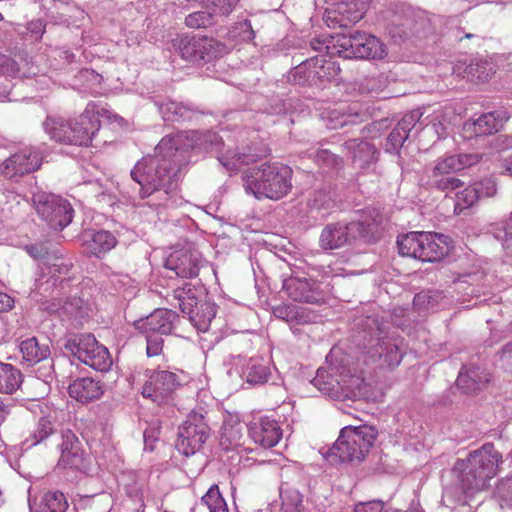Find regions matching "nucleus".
Here are the masks:
<instances>
[{
  "mask_svg": "<svg viewBox=\"0 0 512 512\" xmlns=\"http://www.w3.org/2000/svg\"><path fill=\"white\" fill-rule=\"evenodd\" d=\"M223 146L215 132H178L161 139L155 154L138 161L130 172L139 185L141 199H149L150 207L168 206L176 202V187L186 161V151L199 148L218 152Z\"/></svg>",
  "mask_w": 512,
  "mask_h": 512,
  "instance_id": "1",
  "label": "nucleus"
},
{
  "mask_svg": "<svg viewBox=\"0 0 512 512\" xmlns=\"http://www.w3.org/2000/svg\"><path fill=\"white\" fill-rule=\"evenodd\" d=\"M502 463V454L492 443H486L470 452L465 459H458L453 467L457 485L462 493L484 489L494 478Z\"/></svg>",
  "mask_w": 512,
  "mask_h": 512,
  "instance_id": "2",
  "label": "nucleus"
},
{
  "mask_svg": "<svg viewBox=\"0 0 512 512\" xmlns=\"http://www.w3.org/2000/svg\"><path fill=\"white\" fill-rule=\"evenodd\" d=\"M382 216L376 208H366L356 221L330 223L321 231L319 245L324 250L339 249L357 239L373 242L380 234Z\"/></svg>",
  "mask_w": 512,
  "mask_h": 512,
  "instance_id": "3",
  "label": "nucleus"
},
{
  "mask_svg": "<svg viewBox=\"0 0 512 512\" xmlns=\"http://www.w3.org/2000/svg\"><path fill=\"white\" fill-rule=\"evenodd\" d=\"M292 175L293 171L287 165L264 163L243 174V187L257 199L279 200L290 192Z\"/></svg>",
  "mask_w": 512,
  "mask_h": 512,
  "instance_id": "4",
  "label": "nucleus"
},
{
  "mask_svg": "<svg viewBox=\"0 0 512 512\" xmlns=\"http://www.w3.org/2000/svg\"><path fill=\"white\" fill-rule=\"evenodd\" d=\"M96 105L89 103L84 112L74 120L47 117L43 126L51 139L70 145L87 146L100 128Z\"/></svg>",
  "mask_w": 512,
  "mask_h": 512,
  "instance_id": "5",
  "label": "nucleus"
},
{
  "mask_svg": "<svg viewBox=\"0 0 512 512\" xmlns=\"http://www.w3.org/2000/svg\"><path fill=\"white\" fill-rule=\"evenodd\" d=\"M378 436V430L372 425L345 426L333 446L325 454L331 464L360 463Z\"/></svg>",
  "mask_w": 512,
  "mask_h": 512,
  "instance_id": "6",
  "label": "nucleus"
},
{
  "mask_svg": "<svg viewBox=\"0 0 512 512\" xmlns=\"http://www.w3.org/2000/svg\"><path fill=\"white\" fill-rule=\"evenodd\" d=\"M312 384L335 400H356L363 395L364 379L341 359L340 365H332L329 371L318 369Z\"/></svg>",
  "mask_w": 512,
  "mask_h": 512,
  "instance_id": "7",
  "label": "nucleus"
},
{
  "mask_svg": "<svg viewBox=\"0 0 512 512\" xmlns=\"http://www.w3.org/2000/svg\"><path fill=\"white\" fill-rule=\"evenodd\" d=\"M363 339L368 344L367 354L373 362H378L380 367L394 368L402 360L403 353L396 339L387 336L378 320L367 317L365 320Z\"/></svg>",
  "mask_w": 512,
  "mask_h": 512,
  "instance_id": "8",
  "label": "nucleus"
},
{
  "mask_svg": "<svg viewBox=\"0 0 512 512\" xmlns=\"http://www.w3.org/2000/svg\"><path fill=\"white\" fill-rule=\"evenodd\" d=\"M172 297L178 302L183 314L188 315L190 322L200 332L209 329L211 321L216 315V306L209 302L198 303L195 288L186 283L173 291Z\"/></svg>",
  "mask_w": 512,
  "mask_h": 512,
  "instance_id": "9",
  "label": "nucleus"
},
{
  "mask_svg": "<svg viewBox=\"0 0 512 512\" xmlns=\"http://www.w3.org/2000/svg\"><path fill=\"white\" fill-rule=\"evenodd\" d=\"M341 72L338 62L324 55L311 57L290 72V80L300 85H319L331 81Z\"/></svg>",
  "mask_w": 512,
  "mask_h": 512,
  "instance_id": "10",
  "label": "nucleus"
},
{
  "mask_svg": "<svg viewBox=\"0 0 512 512\" xmlns=\"http://www.w3.org/2000/svg\"><path fill=\"white\" fill-rule=\"evenodd\" d=\"M33 204L37 214L55 230H62L72 222L74 210L71 204L58 195L35 193Z\"/></svg>",
  "mask_w": 512,
  "mask_h": 512,
  "instance_id": "11",
  "label": "nucleus"
},
{
  "mask_svg": "<svg viewBox=\"0 0 512 512\" xmlns=\"http://www.w3.org/2000/svg\"><path fill=\"white\" fill-rule=\"evenodd\" d=\"M210 437V427L202 413L192 411L178 429L177 450L191 456L198 452Z\"/></svg>",
  "mask_w": 512,
  "mask_h": 512,
  "instance_id": "12",
  "label": "nucleus"
},
{
  "mask_svg": "<svg viewBox=\"0 0 512 512\" xmlns=\"http://www.w3.org/2000/svg\"><path fill=\"white\" fill-rule=\"evenodd\" d=\"M337 43L342 49L338 53L346 58L381 60L387 55L386 46L377 37L361 31L342 36Z\"/></svg>",
  "mask_w": 512,
  "mask_h": 512,
  "instance_id": "13",
  "label": "nucleus"
},
{
  "mask_svg": "<svg viewBox=\"0 0 512 512\" xmlns=\"http://www.w3.org/2000/svg\"><path fill=\"white\" fill-rule=\"evenodd\" d=\"M41 164V154L33 147H25L4 160L0 172L5 178L18 182L23 176L38 170Z\"/></svg>",
  "mask_w": 512,
  "mask_h": 512,
  "instance_id": "14",
  "label": "nucleus"
},
{
  "mask_svg": "<svg viewBox=\"0 0 512 512\" xmlns=\"http://www.w3.org/2000/svg\"><path fill=\"white\" fill-rule=\"evenodd\" d=\"M180 385L178 375L167 371H153L142 387V395L158 405L168 404Z\"/></svg>",
  "mask_w": 512,
  "mask_h": 512,
  "instance_id": "15",
  "label": "nucleus"
},
{
  "mask_svg": "<svg viewBox=\"0 0 512 512\" xmlns=\"http://www.w3.org/2000/svg\"><path fill=\"white\" fill-rule=\"evenodd\" d=\"M179 315L170 309H156L150 315L136 320L134 327L139 333H152L163 336L173 334Z\"/></svg>",
  "mask_w": 512,
  "mask_h": 512,
  "instance_id": "16",
  "label": "nucleus"
},
{
  "mask_svg": "<svg viewBox=\"0 0 512 512\" xmlns=\"http://www.w3.org/2000/svg\"><path fill=\"white\" fill-rule=\"evenodd\" d=\"M200 264V253L191 247L173 251L165 261V267L181 278L196 277L200 270Z\"/></svg>",
  "mask_w": 512,
  "mask_h": 512,
  "instance_id": "17",
  "label": "nucleus"
},
{
  "mask_svg": "<svg viewBox=\"0 0 512 512\" xmlns=\"http://www.w3.org/2000/svg\"><path fill=\"white\" fill-rule=\"evenodd\" d=\"M282 477L284 479L279 488L281 507L278 512H303V495L300 492L303 484L300 482V474L295 473L294 477H289L288 471H283Z\"/></svg>",
  "mask_w": 512,
  "mask_h": 512,
  "instance_id": "18",
  "label": "nucleus"
},
{
  "mask_svg": "<svg viewBox=\"0 0 512 512\" xmlns=\"http://www.w3.org/2000/svg\"><path fill=\"white\" fill-rule=\"evenodd\" d=\"M251 439L263 448L275 446L282 438V429L279 423L269 417H260L248 427Z\"/></svg>",
  "mask_w": 512,
  "mask_h": 512,
  "instance_id": "19",
  "label": "nucleus"
},
{
  "mask_svg": "<svg viewBox=\"0 0 512 512\" xmlns=\"http://www.w3.org/2000/svg\"><path fill=\"white\" fill-rule=\"evenodd\" d=\"M480 159L481 155L477 153H459L439 158L430 170L428 178L443 174H455L477 164Z\"/></svg>",
  "mask_w": 512,
  "mask_h": 512,
  "instance_id": "20",
  "label": "nucleus"
},
{
  "mask_svg": "<svg viewBox=\"0 0 512 512\" xmlns=\"http://www.w3.org/2000/svg\"><path fill=\"white\" fill-rule=\"evenodd\" d=\"M449 251L448 237L442 234L426 232V237H423L419 260L423 262L439 261L446 256Z\"/></svg>",
  "mask_w": 512,
  "mask_h": 512,
  "instance_id": "21",
  "label": "nucleus"
},
{
  "mask_svg": "<svg viewBox=\"0 0 512 512\" xmlns=\"http://www.w3.org/2000/svg\"><path fill=\"white\" fill-rule=\"evenodd\" d=\"M490 381V374L477 366H463L456 380V385L465 393H473Z\"/></svg>",
  "mask_w": 512,
  "mask_h": 512,
  "instance_id": "22",
  "label": "nucleus"
},
{
  "mask_svg": "<svg viewBox=\"0 0 512 512\" xmlns=\"http://www.w3.org/2000/svg\"><path fill=\"white\" fill-rule=\"evenodd\" d=\"M343 146L350 154L353 163L361 169L368 167L377 160L378 151L373 144L367 141L350 139Z\"/></svg>",
  "mask_w": 512,
  "mask_h": 512,
  "instance_id": "23",
  "label": "nucleus"
},
{
  "mask_svg": "<svg viewBox=\"0 0 512 512\" xmlns=\"http://www.w3.org/2000/svg\"><path fill=\"white\" fill-rule=\"evenodd\" d=\"M70 397L81 403H88L100 398L103 388L99 381L91 377L74 380L68 387Z\"/></svg>",
  "mask_w": 512,
  "mask_h": 512,
  "instance_id": "24",
  "label": "nucleus"
},
{
  "mask_svg": "<svg viewBox=\"0 0 512 512\" xmlns=\"http://www.w3.org/2000/svg\"><path fill=\"white\" fill-rule=\"evenodd\" d=\"M61 457L60 462L64 466L80 469L83 464V451L76 435L68 430L62 434L60 444Z\"/></svg>",
  "mask_w": 512,
  "mask_h": 512,
  "instance_id": "25",
  "label": "nucleus"
},
{
  "mask_svg": "<svg viewBox=\"0 0 512 512\" xmlns=\"http://www.w3.org/2000/svg\"><path fill=\"white\" fill-rule=\"evenodd\" d=\"M283 288L294 301L317 303L320 300V294L307 279L290 278L284 282Z\"/></svg>",
  "mask_w": 512,
  "mask_h": 512,
  "instance_id": "26",
  "label": "nucleus"
},
{
  "mask_svg": "<svg viewBox=\"0 0 512 512\" xmlns=\"http://www.w3.org/2000/svg\"><path fill=\"white\" fill-rule=\"evenodd\" d=\"M509 119V112L504 110L493 111L481 115L471 124V127L475 136L490 135L498 132Z\"/></svg>",
  "mask_w": 512,
  "mask_h": 512,
  "instance_id": "27",
  "label": "nucleus"
},
{
  "mask_svg": "<svg viewBox=\"0 0 512 512\" xmlns=\"http://www.w3.org/2000/svg\"><path fill=\"white\" fill-rule=\"evenodd\" d=\"M159 111L165 121L171 122L191 121L201 114L197 107L176 101L161 103Z\"/></svg>",
  "mask_w": 512,
  "mask_h": 512,
  "instance_id": "28",
  "label": "nucleus"
},
{
  "mask_svg": "<svg viewBox=\"0 0 512 512\" xmlns=\"http://www.w3.org/2000/svg\"><path fill=\"white\" fill-rule=\"evenodd\" d=\"M248 151H232L227 150L226 152L218 155L219 162L229 171H238L243 165L256 162L266 155L265 150L251 151V148H247Z\"/></svg>",
  "mask_w": 512,
  "mask_h": 512,
  "instance_id": "29",
  "label": "nucleus"
},
{
  "mask_svg": "<svg viewBox=\"0 0 512 512\" xmlns=\"http://www.w3.org/2000/svg\"><path fill=\"white\" fill-rule=\"evenodd\" d=\"M85 244L91 255L101 257L116 246L117 239L107 230L92 231L85 234Z\"/></svg>",
  "mask_w": 512,
  "mask_h": 512,
  "instance_id": "30",
  "label": "nucleus"
},
{
  "mask_svg": "<svg viewBox=\"0 0 512 512\" xmlns=\"http://www.w3.org/2000/svg\"><path fill=\"white\" fill-rule=\"evenodd\" d=\"M19 348L23 361L29 366L40 364L42 360H47L51 354L49 346L39 343L36 337L23 340Z\"/></svg>",
  "mask_w": 512,
  "mask_h": 512,
  "instance_id": "31",
  "label": "nucleus"
},
{
  "mask_svg": "<svg viewBox=\"0 0 512 512\" xmlns=\"http://www.w3.org/2000/svg\"><path fill=\"white\" fill-rule=\"evenodd\" d=\"M273 315L291 324H304L312 321L314 316H310L307 309L294 304H279L272 308Z\"/></svg>",
  "mask_w": 512,
  "mask_h": 512,
  "instance_id": "32",
  "label": "nucleus"
},
{
  "mask_svg": "<svg viewBox=\"0 0 512 512\" xmlns=\"http://www.w3.org/2000/svg\"><path fill=\"white\" fill-rule=\"evenodd\" d=\"M111 503V495L104 492L93 495H81L75 501L77 509L81 512H109Z\"/></svg>",
  "mask_w": 512,
  "mask_h": 512,
  "instance_id": "33",
  "label": "nucleus"
},
{
  "mask_svg": "<svg viewBox=\"0 0 512 512\" xmlns=\"http://www.w3.org/2000/svg\"><path fill=\"white\" fill-rule=\"evenodd\" d=\"M96 338L89 333L71 335L65 340L64 348L79 361L84 359L89 349L96 345Z\"/></svg>",
  "mask_w": 512,
  "mask_h": 512,
  "instance_id": "34",
  "label": "nucleus"
},
{
  "mask_svg": "<svg viewBox=\"0 0 512 512\" xmlns=\"http://www.w3.org/2000/svg\"><path fill=\"white\" fill-rule=\"evenodd\" d=\"M81 362L101 372L108 371L112 365V359L108 349L98 342H96L93 348L89 349L87 355H84V359Z\"/></svg>",
  "mask_w": 512,
  "mask_h": 512,
  "instance_id": "35",
  "label": "nucleus"
},
{
  "mask_svg": "<svg viewBox=\"0 0 512 512\" xmlns=\"http://www.w3.org/2000/svg\"><path fill=\"white\" fill-rule=\"evenodd\" d=\"M173 48L186 61L199 62V44L197 36L180 35L172 41Z\"/></svg>",
  "mask_w": 512,
  "mask_h": 512,
  "instance_id": "36",
  "label": "nucleus"
},
{
  "mask_svg": "<svg viewBox=\"0 0 512 512\" xmlns=\"http://www.w3.org/2000/svg\"><path fill=\"white\" fill-rule=\"evenodd\" d=\"M330 5L339 14L345 16V18L353 23L360 21L365 13L366 3L354 2V0H328Z\"/></svg>",
  "mask_w": 512,
  "mask_h": 512,
  "instance_id": "37",
  "label": "nucleus"
},
{
  "mask_svg": "<svg viewBox=\"0 0 512 512\" xmlns=\"http://www.w3.org/2000/svg\"><path fill=\"white\" fill-rule=\"evenodd\" d=\"M247 383L251 385H262L268 381L270 371L261 358L249 359L242 371Z\"/></svg>",
  "mask_w": 512,
  "mask_h": 512,
  "instance_id": "38",
  "label": "nucleus"
},
{
  "mask_svg": "<svg viewBox=\"0 0 512 512\" xmlns=\"http://www.w3.org/2000/svg\"><path fill=\"white\" fill-rule=\"evenodd\" d=\"M22 383V373L11 364L0 363V393L12 394Z\"/></svg>",
  "mask_w": 512,
  "mask_h": 512,
  "instance_id": "39",
  "label": "nucleus"
},
{
  "mask_svg": "<svg viewBox=\"0 0 512 512\" xmlns=\"http://www.w3.org/2000/svg\"><path fill=\"white\" fill-rule=\"evenodd\" d=\"M423 237H426V232H410L402 236L397 241L399 253L402 256L419 260Z\"/></svg>",
  "mask_w": 512,
  "mask_h": 512,
  "instance_id": "40",
  "label": "nucleus"
},
{
  "mask_svg": "<svg viewBox=\"0 0 512 512\" xmlns=\"http://www.w3.org/2000/svg\"><path fill=\"white\" fill-rule=\"evenodd\" d=\"M199 44V62L200 61H211L215 58L221 57L226 53V46L212 38V37H198Z\"/></svg>",
  "mask_w": 512,
  "mask_h": 512,
  "instance_id": "41",
  "label": "nucleus"
},
{
  "mask_svg": "<svg viewBox=\"0 0 512 512\" xmlns=\"http://www.w3.org/2000/svg\"><path fill=\"white\" fill-rule=\"evenodd\" d=\"M55 427L49 417H41L30 435L23 441V446L31 448L44 442L49 436L53 435Z\"/></svg>",
  "mask_w": 512,
  "mask_h": 512,
  "instance_id": "42",
  "label": "nucleus"
},
{
  "mask_svg": "<svg viewBox=\"0 0 512 512\" xmlns=\"http://www.w3.org/2000/svg\"><path fill=\"white\" fill-rule=\"evenodd\" d=\"M489 233L502 242L506 248L512 247V214L509 218L493 223L489 227Z\"/></svg>",
  "mask_w": 512,
  "mask_h": 512,
  "instance_id": "43",
  "label": "nucleus"
},
{
  "mask_svg": "<svg viewBox=\"0 0 512 512\" xmlns=\"http://www.w3.org/2000/svg\"><path fill=\"white\" fill-rule=\"evenodd\" d=\"M429 185L438 191L449 193L461 188L464 182L454 174H443L442 176L430 177Z\"/></svg>",
  "mask_w": 512,
  "mask_h": 512,
  "instance_id": "44",
  "label": "nucleus"
},
{
  "mask_svg": "<svg viewBox=\"0 0 512 512\" xmlns=\"http://www.w3.org/2000/svg\"><path fill=\"white\" fill-rule=\"evenodd\" d=\"M202 503L210 512H229L225 499L217 485H212L202 497Z\"/></svg>",
  "mask_w": 512,
  "mask_h": 512,
  "instance_id": "45",
  "label": "nucleus"
},
{
  "mask_svg": "<svg viewBox=\"0 0 512 512\" xmlns=\"http://www.w3.org/2000/svg\"><path fill=\"white\" fill-rule=\"evenodd\" d=\"M478 190L470 185L456 194L454 213L461 214L464 210L472 207L478 200Z\"/></svg>",
  "mask_w": 512,
  "mask_h": 512,
  "instance_id": "46",
  "label": "nucleus"
},
{
  "mask_svg": "<svg viewBox=\"0 0 512 512\" xmlns=\"http://www.w3.org/2000/svg\"><path fill=\"white\" fill-rule=\"evenodd\" d=\"M244 429L245 427L240 423L225 426L221 435V443H227V448H236L241 446L244 438Z\"/></svg>",
  "mask_w": 512,
  "mask_h": 512,
  "instance_id": "47",
  "label": "nucleus"
},
{
  "mask_svg": "<svg viewBox=\"0 0 512 512\" xmlns=\"http://www.w3.org/2000/svg\"><path fill=\"white\" fill-rule=\"evenodd\" d=\"M68 507L66 498L61 492H47L44 496V506L40 512H65Z\"/></svg>",
  "mask_w": 512,
  "mask_h": 512,
  "instance_id": "48",
  "label": "nucleus"
},
{
  "mask_svg": "<svg viewBox=\"0 0 512 512\" xmlns=\"http://www.w3.org/2000/svg\"><path fill=\"white\" fill-rule=\"evenodd\" d=\"M333 204V198L330 191L317 190L308 201V206L315 210L329 209Z\"/></svg>",
  "mask_w": 512,
  "mask_h": 512,
  "instance_id": "49",
  "label": "nucleus"
},
{
  "mask_svg": "<svg viewBox=\"0 0 512 512\" xmlns=\"http://www.w3.org/2000/svg\"><path fill=\"white\" fill-rule=\"evenodd\" d=\"M314 158L319 164L329 168L340 169L343 166L342 158L327 149H318Z\"/></svg>",
  "mask_w": 512,
  "mask_h": 512,
  "instance_id": "50",
  "label": "nucleus"
},
{
  "mask_svg": "<svg viewBox=\"0 0 512 512\" xmlns=\"http://www.w3.org/2000/svg\"><path fill=\"white\" fill-rule=\"evenodd\" d=\"M146 339V354L148 357L159 356L164 347L163 335L142 333Z\"/></svg>",
  "mask_w": 512,
  "mask_h": 512,
  "instance_id": "51",
  "label": "nucleus"
},
{
  "mask_svg": "<svg viewBox=\"0 0 512 512\" xmlns=\"http://www.w3.org/2000/svg\"><path fill=\"white\" fill-rule=\"evenodd\" d=\"M233 36L238 38L240 41H251L255 37V31L252 28L249 20H243L238 22L232 30Z\"/></svg>",
  "mask_w": 512,
  "mask_h": 512,
  "instance_id": "52",
  "label": "nucleus"
},
{
  "mask_svg": "<svg viewBox=\"0 0 512 512\" xmlns=\"http://www.w3.org/2000/svg\"><path fill=\"white\" fill-rule=\"evenodd\" d=\"M407 134H404L397 127H395L388 135L385 149L387 152H397L407 139Z\"/></svg>",
  "mask_w": 512,
  "mask_h": 512,
  "instance_id": "53",
  "label": "nucleus"
},
{
  "mask_svg": "<svg viewBox=\"0 0 512 512\" xmlns=\"http://www.w3.org/2000/svg\"><path fill=\"white\" fill-rule=\"evenodd\" d=\"M473 187L478 190V198L492 197L497 192L496 182L492 178H485L474 182Z\"/></svg>",
  "mask_w": 512,
  "mask_h": 512,
  "instance_id": "54",
  "label": "nucleus"
},
{
  "mask_svg": "<svg viewBox=\"0 0 512 512\" xmlns=\"http://www.w3.org/2000/svg\"><path fill=\"white\" fill-rule=\"evenodd\" d=\"M19 73V66L15 60L8 55L0 53V76L16 77Z\"/></svg>",
  "mask_w": 512,
  "mask_h": 512,
  "instance_id": "55",
  "label": "nucleus"
},
{
  "mask_svg": "<svg viewBox=\"0 0 512 512\" xmlns=\"http://www.w3.org/2000/svg\"><path fill=\"white\" fill-rule=\"evenodd\" d=\"M421 115L422 114L418 110H414L404 115L395 127H397L404 134H407L408 137L411 130L416 126V123L420 120Z\"/></svg>",
  "mask_w": 512,
  "mask_h": 512,
  "instance_id": "56",
  "label": "nucleus"
},
{
  "mask_svg": "<svg viewBox=\"0 0 512 512\" xmlns=\"http://www.w3.org/2000/svg\"><path fill=\"white\" fill-rule=\"evenodd\" d=\"M45 264H47L48 273L53 278L60 277L61 275H67L72 267L71 263H68L64 259L58 257L53 263L47 261Z\"/></svg>",
  "mask_w": 512,
  "mask_h": 512,
  "instance_id": "57",
  "label": "nucleus"
},
{
  "mask_svg": "<svg viewBox=\"0 0 512 512\" xmlns=\"http://www.w3.org/2000/svg\"><path fill=\"white\" fill-rule=\"evenodd\" d=\"M497 493L502 501L512 506V476L500 481L497 486Z\"/></svg>",
  "mask_w": 512,
  "mask_h": 512,
  "instance_id": "58",
  "label": "nucleus"
},
{
  "mask_svg": "<svg viewBox=\"0 0 512 512\" xmlns=\"http://www.w3.org/2000/svg\"><path fill=\"white\" fill-rule=\"evenodd\" d=\"M41 365L36 370V376L44 382H49L54 374V361L48 357L47 360H42Z\"/></svg>",
  "mask_w": 512,
  "mask_h": 512,
  "instance_id": "59",
  "label": "nucleus"
},
{
  "mask_svg": "<svg viewBox=\"0 0 512 512\" xmlns=\"http://www.w3.org/2000/svg\"><path fill=\"white\" fill-rule=\"evenodd\" d=\"M384 503L381 500L360 502L355 505L354 512H383Z\"/></svg>",
  "mask_w": 512,
  "mask_h": 512,
  "instance_id": "60",
  "label": "nucleus"
},
{
  "mask_svg": "<svg viewBox=\"0 0 512 512\" xmlns=\"http://www.w3.org/2000/svg\"><path fill=\"white\" fill-rule=\"evenodd\" d=\"M486 62H477L475 64H470L467 68V74L471 77L477 78L479 81H486L488 79V74L486 71Z\"/></svg>",
  "mask_w": 512,
  "mask_h": 512,
  "instance_id": "61",
  "label": "nucleus"
},
{
  "mask_svg": "<svg viewBox=\"0 0 512 512\" xmlns=\"http://www.w3.org/2000/svg\"><path fill=\"white\" fill-rule=\"evenodd\" d=\"M159 429L158 428H150L146 429L143 433L144 438V449L146 451L154 450V443L158 440Z\"/></svg>",
  "mask_w": 512,
  "mask_h": 512,
  "instance_id": "62",
  "label": "nucleus"
},
{
  "mask_svg": "<svg viewBox=\"0 0 512 512\" xmlns=\"http://www.w3.org/2000/svg\"><path fill=\"white\" fill-rule=\"evenodd\" d=\"M26 250L34 259H45L49 254L47 246L43 243L27 246Z\"/></svg>",
  "mask_w": 512,
  "mask_h": 512,
  "instance_id": "63",
  "label": "nucleus"
},
{
  "mask_svg": "<svg viewBox=\"0 0 512 512\" xmlns=\"http://www.w3.org/2000/svg\"><path fill=\"white\" fill-rule=\"evenodd\" d=\"M500 361L505 369L512 371V341L503 347Z\"/></svg>",
  "mask_w": 512,
  "mask_h": 512,
  "instance_id": "64",
  "label": "nucleus"
}]
</instances>
